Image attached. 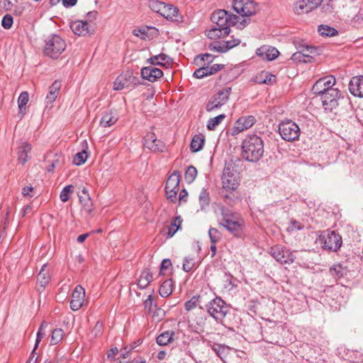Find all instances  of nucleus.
<instances>
[{"label": "nucleus", "mask_w": 363, "mask_h": 363, "mask_svg": "<svg viewBox=\"0 0 363 363\" xmlns=\"http://www.w3.org/2000/svg\"><path fill=\"white\" fill-rule=\"evenodd\" d=\"M138 32V37L145 40H151L159 35L158 29L153 26L141 27Z\"/></svg>", "instance_id": "28"}, {"label": "nucleus", "mask_w": 363, "mask_h": 363, "mask_svg": "<svg viewBox=\"0 0 363 363\" xmlns=\"http://www.w3.org/2000/svg\"><path fill=\"white\" fill-rule=\"evenodd\" d=\"M321 95L323 106L325 110L333 111L338 106V99L341 96L340 91L337 89H329Z\"/></svg>", "instance_id": "14"}, {"label": "nucleus", "mask_w": 363, "mask_h": 363, "mask_svg": "<svg viewBox=\"0 0 363 363\" xmlns=\"http://www.w3.org/2000/svg\"><path fill=\"white\" fill-rule=\"evenodd\" d=\"M256 122L253 116H243L240 117L234 123L231 129V135L235 136L239 133L250 128Z\"/></svg>", "instance_id": "16"}, {"label": "nucleus", "mask_w": 363, "mask_h": 363, "mask_svg": "<svg viewBox=\"0 0 363 363\" xmlns=\"http://www.w3.org/2000/svg\"><path fill=\"white\" fill-rule=\"evenodd\" d=\"M29 96L28 92L23 91L22 92L18 99V104L19 108V113L21 114V118H22L24 115V111L26 109L25 106L28 102Z\"/></svg>", "instance_id": "40"}, {"label": "nucleus", "mask_w": 363, "mask_h": 363, "mask_svg": "<svg viewBox=\"0 0 363 363\" xmlns=\"http://www.w3.org/2000/svg\"><path fill=\"white\" fill-rule=\"evenodd\" d=\"M319 240L324 250L336 252L342 246V237L334 230H324L319 237Z\"/></svg>", "instance_id": "5"}, {"label": "nucleus", "mask_w": 363, "mask_h": 363, "mask_svg": "<svg viewBox=\"0 0 363 363\" xmlns=\"http://www.w3.org/2000/svg\"><path fill=\"white\" fill-rule=\"evenodd\" d=\"M174 335V332L173 331H164L157 337L156 342L160 346L167 345L173 340Z\"/></svg>", "instance_id": "34"}, {"label": "nucleus", "mask_w": 363, "mask_h": 363, "mask_svg": "<svg viewBox=\"0 0 363 363\" xmlns=\"http://www.w3.org/2000/svg\"><path fill=\"white\" fill-rule=\"evenodd\" d=\"M160 15L167 19L177 22L180 21L182 19L178 9L171 4H165Z\"/></svg>", "instance_id": "27"}, {"label": "nucleus", "mask_w": 363, "mask_h": 363, "mask_svg": "<svg viewBox=\"0 0 363 363\" xmlns=\"http://www.w3.org/2000/svg\"><path fill=\"white\" fill-rule=\"evenodd\" d=\"M323 0H299L294 6V11L297 15L308 13L321 5Z\"/></svg>", "instance_id": "15"}, {"label": "nucleus", "mask_w": 363, "mask_h": 363, "mask_svg": "<svg viewBox=\"0 0 363 363\" xmlns=\"http://www.w3.org/2000/svg\"><path fill=\"white\" fill-rule=\"evenodd\" d=\"M144 147L154 152H163L166 146L163 142L157 139L154 133L148 132L144 137Z\"/></svg>", "instance_id": "17"}, {"label": "nucleus", "mask_w": 363, "mask_h": 363, "mask_svg": "<svg viewBox=\"0 0 363 363\" xmlns=\"http://www.w3.org/2000/svg\"><path fill=\"white\" fill-rule=\"evenodd\" d=\"M221 217L219 224L230 233L237 238H241L243 235L245 225L244 220L240 216L225 208H222Z\"/></svg>", "instance_id": "2"}, {"label": "nucleus", "mask_w": 363, "mask_h": 363, "mask_svg": "<svg viewBox=\"0 0 363 363\" xmlns=\"http://www.w3.org/2000/svg\"><path fill=\"white\" fill-rule=\"evenodd\" d=\"M147 62L153 65H170L171 59L166 54L161 53L147 59Z\"/></svg>", "instance_id": "32"}, {"label": "nucleus", "mask_w": 363, "mask_h": 363, "mask_svg": "<svg viewBox=\"0 0 363 363\" xmlns=\"http://www.w3.org/2000/svg\"><path fill=\"white\" fill-rule=\"evenodd\" d=\"M85 290L81 286L78 285L75 287L72 292V299L70 301V308L72 311H78L80 309L84 302Z\"/></svg>", "instance_id": "19"}, {"label": "nucleus", "mask_w": 363, "mask_h": 363, "mask_svg": "<svg viewBox=\"0 0 363 363\" xmlns=\"http://www.w3.org/2000/svg\"><path fill=\"white\" fill-rule=\"evenodd\" d=\"M303 228V224H301V223H299L296 220H293L291 222L290 225L288 228V230L293 231L295 230H301Z\"/></svg>", "instance_id": "61"}, {"label": "nucleus", "mask_w": 363, "mask_h": 363, "mask_svg": "<svg viewBox=\"0 0 363 363\" xmlns=\"http://www.w3.org/2000/svg\"><path fill=\"white\" fill-rule=\"evenodd\" d=\"M240 43V39H233L232 40L223 41V43L215 42L210 45V49L212 51L225 52L230 49L238 45Z\"/></svg>", "instance_id": "23"}, {"label": "nucleus", "mask_w": 363, "mask_h": 363, "mask_svg": "<svg viewBox=\"0 0 363 363\" xmlns=\"http://www.w3.org/2000/svg\"><path fill=\"white\" fill-rule=\"evenodd\" d=\"M145 308L150 311L153 306V297L152 294H149L147 298L144 301Z\"/></svg>", "instance_id": "60"}, {"label": "nucleus", "mask_w": 363, "mask_h": 363, "mask_svg": "<svg viewBox=\"0 0 363 363\" xmlns=\"http://www.w3.org/2000/svg\"><path fill=\"white\" fill-rule=\"evenodd\" d=\"M233 8L243 17L255 15L258 11L257 4L252 0H233Z\"/></svg>", "instance_id": "11"}, {"label": "nucleus", "mask_w": 363, "mask_h": 363, "mask_svg": "<svg viewBox=\"0 0 363 363\" xmlns=\"http://www.w3.org/2000/svg\"><path fill=\"white\" fill-rule=\"evenodd\" d=\"M194 266V263L192 259H188V258L184 259V263H183V269L185 272H190L193 269Z\"/></svg>", "instance_id": "59"}, {"label": "nucleus", "mask_w": 363, "mask_h": 363, "mask_svg": "<svg viewBox=\"0 0 363 363\" xmlns=\"http://www.w3.org/2000/svg\"><path fill=\"white\" fill-rule=\"evenodd\" d=\"M31 150L30 145L28 143H23L18 150V159H26L29 157L28 153Z\"/></svg>", "instance_id": "50"}, {"label": "nucleus", "mask_w": 363, "mask_h": 363, "mask_svg": "<svg viewBox=\"0 0 363 363\" xmlns=\"http://www.w3.org/2000/svg\"><path fill=\"white\" fill-rule=\"evenodd\" d=\"M138 91L142 92L141 96L145 99H152L155 94V90L150 84L145 85L143 83L138 82Z\"/></svg>", "instance_id": "33"}, {"label": "nucleus", "mask_w": 363, "mask_h": 363, "mask_svg": "<svg viewBox=\"0 0 363 363\" xmlns=\"http://www.w3.org/2000/svg\"><path fill=\"white\" fill-rule=\"evenodd\" d=\"M79 198L84 211L91 213L94 210V205L91 197H83V196L79 194Z\"/></svg>", "instance_id": "42"}, {"label": "nucleus", "mask_w": 363, "mask_h": 363, "mask_svg": "<svg viewBox=\"0 0 363 363\" xmlns=\"http://www.w3.org/2000/svg\"><path fill=\"white\" fill-rule=\"evenodd\" d=\"M46 264H43L38 275V284H40V286L42 288H45V286L49 283L50 280V277L49 275V273L45 271Z\"/></svg>", "instance_id": "38"}, {"label": "nucleus", "mask_w": 363, "mask_h": 363, "mask_svg": "<svg viewBox=\"0 0 363 363\" xmlns=\"http://www.w3.org/2000/svg\"><path fill=\"white\" fill-rule=\"evenodd\" d=\"M48 326V323L45 321H43L41 323V325L40 326V328L38 330V332L37 333V337L35 340V349L38 347L39 342H40L41 339L45 336V333L43 332L44 328H45Z\"/></svg>", "instance_id": "53"}, {"label": "nucleus", "mask_w": 363, "mask_h": 363, "mask_svg": "<svg viewBox=\"0 0 363 363\" xmlns=\"http://www.w3.org/2000/svg\"><path fill=\"white\" fill-rule=\"evenodd\" d=\"M270 255L281 264H291L295 260V255L289 250L281 245H277L270 248Z\"/></svg>", "instance_id": "12"}, {"label": "nucleus", "mask_w": 363, "mask_h": 363, "mask_svg": "<svg viewBox=\"0 0 363 363\" xmlns=\"http://www.w3.org/2000/svg\"><path fill=\"white\" fill-rule=\"evenodd\" d=\"M135 79V77L133 76V72L127 71L116 79L113 82V89L118 91L128 88L134 84Z\"/></svg>", "instance_id": "18"}, {"label": "nucleus", "mask_w": 363, "mask_h": 363, "mask_svg": "<svg viewBox=\"0 0 363 363\" xmlns=\"http://www.w3.org/2000/svg\"><path fill=\"white\" fill-rule=\"evenodd\" d=\"M165 3L157 0H151L149 1V6L152 11L161 13Z\"/></svg>", "instance_id": "49"}, {"label": "nucleus", "mask_w": 363, "mask_h": 363, "mask_svg": "<svg viewBox=\"0 0 363 363\" xmlns=\"http://www.w3.org/2000/svg\"><path fill=\"white\" fill-rule=\"evenodd\" d=\"M335 78L333 76H328L318 79L313 86L315 94H321L329 89H333L335 84Z\"/></svg>", "instance_id": "20"}, {"label": "nucleus", "mask_w": 363, "mask_h": 363, "mask_svg": "<svg viewBox=\"0 0 363 363\" xmlns=\"http://www.w3.org/2000/svg\"><path fill=\"white\" fill-rule=\"evenodd\" d=\"M187 196H188V193H187V191H186V189H183L180 191V193H179V203L186 201Z\"/></svg>", "instance_id": "64"}, {"label": "nucleus", "mask_w": 363, "mask_h": 363, "mask_svg": "<svg viewBox=\"0 0 363 363\" xmlns=\"http://www.w3.org/2000/svg\"><path fill=\"white\" fill-rule=\"evenodd\" d=\"M349 89L353 96L363 97V76L352 77L350 82Z\"/></svg>", "instance_id": "25"}, {"label": "nucleus", "mask_w": 363, "mask_h": 363, "mask_svg": "<svg viewBox=\"0 0 363 363\" xmlns=\"http://www.w3.org/2000/svg\"><path fill=\"white\" fill-rule=\"evenodd\" d=\"M225 114H220L214 118H210L207 123V128L209 130H215V128L225 118Z\"/></svg>", "instance_id": "43"}, {"label": "nucleus", "mask_w": 363, "mask_h": 363, "mask_svg": "<svg viewBox=\"0 0 363 363\" xmlns=\"http://www.w3.org/2000/svg\"><path fill=\"white\" fill-rule=\"evenodd\" d=\"M259 77L261 78L259 80V82L264 83V84L272 83L274 80V78H275V77L274 75L270 74L267 72H262L260 74Z\"/></svg>", "instance_id": "55"}, {"label": "nucleus", "mask_w": 363, "mask_h": 363, "mask_svg": "<svg viewBox=\"0 0 363 363\" xmlns=\"http://www.w3.org/2000/svg\"><path fill=\"white\" fill-rule=\"evenodd\" d=\"M298 49L304 58L308 60V62H311L313 55L316 53V49L314 47L308 46L307 45H300Z\"/></svg>", "instance_id": "37"}, {"label": "nucleus", "mask_w": 363, "mask_h": 363, "mask_svg": "<svg viewBox=\"0 0 363 363\" xmlns=\"http://www.w3.org/2000/svg\"><path fill=\"white\" fill-rule=\"evenodd\" d=\"M182 218L181 216H176L173 221L172 222L171 225L168 228V235L169 237H172L177 231L180 228L182 225Z\"/></svg>", "instance_id": "41"}, {"label": "nucleus", "mask_w": 363, "mask_h": 363, "mask_svg": "<svg viewBox=\"0 0 363 363\" xmlns=\"http://www.w3.org/2000/svg\"><path fill=\"white\" fill-rule=\"evenodd\" d=\"M179 173L174 171L167 179L165 185V192L168 199L172 202L177 200V193L179 190Z\"/></svg>", "instance_id": "13"}, {"label": "nucleus", "mask_w": 363, "mask_h": 363, "mask_svg": "<svg viewBox=\"0 0 363 363\" xmlns=\"http://www.w3.org/2000/svg\"><path fill=\"white\" fill-rule=\"evenodd\" d=\"M33 186H25L22 189V194L24 196H28V197H32L33 196V194H30V192L33 191Z\"/></svg>", "instance_id": "62"}, {"label": "nucleus", "mask_w": 363, "mask_h": 363, "mask_svg": "<svg viewBox=\"0 0 363 363\" xmlns=\"http://www.w3.org/2000/svg\"><path fill=\"white\" fill-rule=\"evenodd\" d=\"M223 65L214 64L211 66L201 67L194 72V77L197 79H202L211 74H213L221 69Z\"/></svg>", "instance_id": "26"}, {"label": "nucleus", "mask_w": 363, "mask_h": 363, "mask_svg": "<svg viewBox=\"0 0 363 363\" xmlns=\"http://www.w3.org/2000/svg\"><path fill=\"white\" fill-rule=\"evenodd\" d=\"M74 186L67 185L65 186L60 192V198L62 202H66L69 199V195L73 192Z\"/></svg>", "instance_id": "48"}, {"label": "nucleus", "mask_w": 363, "mask_h": 363, "mask_svg": "<svg viewBox=\"0 0 363 363\" xmlns=\"http://www.w3.org/2000/svg\"><path fill=\"white\" fill-rule=\"evenodd\" d=\"M204 142H205V140H204V137L201 135H196L193 137L192 140H191V144H190V147H191V150L192 152H198L199 151L203 144H204Z\"/></svg>", "instance_id": "39"}, {"label": "nucleus", "mask_w": 363, "mask_h": 363, "mask_svg": "<svg viewBox=\"0 0 363 363\" xmlns=\"http://www.w3.org/2000/svg\"><path fill=\"white\" fill-rule=\"evenodd\" d=\"M61 88V82L55 81L49 87V92L45 98L46 106L52 105V103L57 99L60 89Z\"/></svg>", "instance_id": "29"}, {"label": "nucleus", "mask_w": 363, "mask_h": 363, "mask_svg": "<svg viewBox=\"0 0 363 363\" xmlns=\"http://www.w3.org/2000/svg\"><path fill=\"white\" fill-rule=\"evenodd\" d=\"M259 303L255 301H250L246 303V306L250 313H253L255 315L257 314V310L258 308Z\"/></svg>", "instance_id": "58"}, {"label": "nucleus", "mask_w": 363, "mask_h": 363, "mask_svg": "<svg viewBox=\"0 0 363 363\" xmlns=\"http://www.w3.org/2000/svg\"><path fill=\"white\" fill-rule=\"evenodd\" d=\"M206 307L209 315L217 321L222 320L228 312V305L220 297L211 300Z\"/></svg>", "instance_id": "7"}, {"label": "nucleus", "mask_w": 363, "mask_h": 363, "mask_svg": "<svg viewBox=\"0 0 363 363\" xmlns=\"http://www.w3.org/2000/svg\"><path fill=\"white\" fill-rule=\"evenodd\" d=\"M118 119V116L115 111H105L100 120L99 125L101 128H108L115 124Z\"/></svg>", "instance_id": "30"}, {"label": "nucleus", "mask_w": 363, "mask_h": 363, "mask_svg": "<svg viewBox=\"0 0 363 363\" xmlns=\"http://www.w3.org/2000/svg\"><path fill=\"white\" fill-rule=\"evenodd\" d=\"M140 74L143 79L153 83L163 76V72L159 68L147 66L141 69Z\"/></svg>", "instance_id": "22"}, {"label": "nucleus", "mask_w": 363, "mask_h": 363, "mask_svg": "<svg viewBox=\"0 0 363 363\" xmlns=\"http://www.w3.org/2000/svg\"><path fill=\"white\" fill-rule=\"evenodd\" d=\"M212 350L225 363H240L241 357L238 354V352L228 346L214 344Z\"/></svg>", "instance_id": "8"}, {"label": "nucleus", "mask_w": 363, "mask_h": 363, "mask_svg": "<svg viewBox=\"0 0 363 363\" xmlns=\"http://www.w3.org/2000/svg\"><path fill=\"white\" fill-rule=\"evenodd\" d=\"M208 235L211 243H216L221 238L220 233L215 228H211L208 230Z\"/></svg>", "instance_id": "52"}, {"label": "nucleus", "mask_w": 363, "mask_h": 363, "mask_svg": "<svg viewBox=\"0 0 363 363\" xmlns=\"http://www.w3.org/2000/svg\"><path fill=\"white\" fill-rule=\"evenodd\" d=\"M63 335L64 331L62 329L56 328L53 330L51 335L50 344L53 345L58 344L62 340Z\"/></svg>", "instance_id": "44"}, {"label": "nucleus", "mask_w": 363, "mask_h": 363, "mask_svg": "<svg viewBox=\"0 0 363 363\" xmlns=\"http://www.w3.org/2000/svg\"><path fill=\"white\" fill-rule=\"evenodd\" d=\"M173 291V281L172 279L165 280L160 287L159 294L162 297L169 296Z\"/></svg>", "instance_id": "36"}, {"label": "nucleus", "mask_w": 363, "mask_h": 363, "mask_svg": "<svg viewBox=\"0 0 363 363\" xmlns=\"http://www.w3.org/2000/svg\"><path fill=\"white\" fill-rule=\"evenodd\" d=\"M256 54L261 57L262 60L271 61L278 57L279 52L274 47L263 45L257 49Z\"/></svg>", "instance_id": "24"}, {"label": "nucleus", "mask_w": 363, "mask_h": 363, "mask_svg": "<svg viewBox=\"0 0 363 363\" xmlns=\"http://www.w3.org/2000/svg\"><path fill=\"white\" fill-rule=\"evenodd\" d=\"M279 132L281 138L286 141L297 140L300 135V128L291 120L282 121L279 125Z\"/></svg>", "instance_id": "9"}, {"label": "nucleus", "mask_w": 363, "mask_h": 363, "mask_svg": "<svg viewBox=\"0 0 363 363\" xmlns=\"http://www.w3.org/2000/svg\"><path fill=\"white\" fill-rule=\"evenodd\" d=\"M211 19L213 23L223 28L236 26L238 28L242 29L248 23L246 19L239 21V17L223 9L215 11L212 13Z\"/></svg>", "instance_id": "3"}, {"label": "nucleus", "mask_w": 363, "mask_h": 363, "mask_svg": "<svg viewBox=\"0 0 363 363\" xmlns=\"http://www.w3.org/2000/svg\"><path fill=\"white\" fill-rule=\"evenodd\" d=\"M243 159H260L264 153L263 141L257 135H252L242 143Z\"/></svg>", "instance_id": "4"}, {"label": "nucleus", "mask_w": 363, "mask_h": 363, "mask_svg": "<svg viewBox=\"0 0 363 363\" xmlns=\"http://www.w3.org/2000/svg\"><path fill=\"white\" fill-rule=\"evenodd\" d=\"M199 296H193L189 301L185 303L184 307L187 311L195 308L199 303Z\"/></svg>", "instance_id": "54"}, {"label": "nucleus", "mask_w": 363, "mask_h": 363, "mask_svg": "<svg viewBox=\"0 0 363 363\" xmlns=\"http://www.w3.org/2000/svg\"><path fill=\"white\" fill-rule=\"evenodd\" d=\"M241 160H228L225 162L221 177L222 187L219 194L228 205L233 206L239 201L236 190L240 186V173L241 167L238 162Z\"/></svg>", "instance_id": "1"}, {"label": "nucleus", "mask_w": 363, "mask_h": 363, "mask_svg": "<svg viewBox=\"0 0 363 363\" xmlns=\"http://www.w3.org/2000/svg\"><path fill=\"white\" fill-rule=\"evenodd\" d=\"M70 28L77 35L86 36L94 33L93 27L84 21H75L70 23Z\"/></svg>", "instance_id": "21"}, {"label": "nucleus", "mask_w": 363, "mask_h": 363, "mask_svg": "<svg viewBox=\"0 0 363 363\" xmlns=\"http://www.w3.org/2000/svg\"><path fill=\"white\" fill-rule=\"evenodd\" d=\"M199 200L201 209H203L209 204L210 197L209 194L206 189H203L201 190L199 194Z\"/></svg>", "instance_id": "46"}, {"label": "nucleus", "mask_w": 363, "mask_h": 363, "mask_svg": "<svg viewBox=\"0 0 363 363\" xmlns=\"http://www.w3.org/2000/svg\"><path fill=\"white\" fill-rule=\"evenodd\" d=\"M318 32L320 35L325 36H335L337 34V31L334 28L325 25L320 26Z\"/></svg>", "instance_id": "45"}, {"label": "nucleus", "mask_w": 363, "mask_h": 363, "mask_svg": "<svg viewBox=\"0 0 363 363\" xmlns=\"http://www.w3.org/2000/svg\"><path fill=\"white\" fill-rule=\"evenodd\" d=\"M196 174H197L196 169L193 166L189 167L187 168V169L186 170L185 174H184L186 181L189 183L192 182L194 180V179L196 178Z\"/></svg>", "instance_id": "51"}, {"label": "nucleus", "mask_w": 363, "mask_h": 363, "mask_svg": "<svg viewBox=\"0 0 363 363\" xmlns=\"http://www.w3.org/2000/svg\"><path fill=\"white\" fill-rule=\"evenodd\" d=\"M13 17L9 14H6L2 19L1 25L4 28L9 29L13 25Z\"/></svg>", "instance_id": "56"}, {"label": "nucleus", "mask_w": 363, "mask_h": 363, "mask_svg": "<svg viewBox=\"0 0 363 363\" xmlns=\"http://www.w3.org/2000/svg\"><path fill=\"white\" fill-rule=\"evenodd\" d=\"M152 280V275L147 269L141 272L140 279H138V287L145 289Z\"/></svg>", "instance_id": "35"}, {"label": "nucleus", "mask_w": 363, "mask_h": 363, "mask_svg": "<svg viewBox=\"0 0 363 363\" xmlns=\"http://www.w3.org/2000/svg\"><path fill=\"white\" fill-rule=\"evenodd\" d=\"M231 93L230 87H225L215 94L206 105V111L211 112L217 109L228 101Z\"/></svg>", "instance_id": "10"}, {"label": "nucleus", "mask_w": 363, "mask_h": 363, "mask_svg": "<svg viewBox=\"0 0 363 363\" xmlns=\"http://www.w3.org/2000/svg\"><path fill=\"white\" fill-rule=\"evenodd\" d=\"M66 43L59 35H53L46 41L44 53L52 57L57 58L65 51Z\"/></svg>", "instance_id": "6"}, {"label": "nucleus", "mask_w": 363, "mask_h": 363, "mask_svg": "<svg viewBox=\"0 0 363 363\" xmlns=\"http://www.w3.org/2000/svg\"><path fill=\"white\" fill-rule=\"evenodd\" d=\"M172 266V262L169 259H164L162 260L161 263V271L167 269L169 267Z\"/></svg>", "instance_id": "63"}, {"label": "nucleus", "mask_w": 363, "mask_h": 363, "mask_svg": "<svg viewBox=\"0 0 363 363\" xmlns=\"http://www.w3.org/2000/svg\"><path fill=\"white\" fill-rule=\"evenodd\" d=\"M297 52H294L291 59L294 61V62H308V60L306 59L303 57V56L301 55V51L297 49Z\"/></svg>", "instance_id": "57"}, {"label": "nucleus", "mask_w": 363, "mask_h": 363, "mask_svg": "<svg viewBox=\"0 0 363 363\" xmlns=\"http://www.w3.org/2000/svg\"><path fill=\"white\" fill-rule=\"evenodd\" d=\"M330 273L335 279H339L344 275V269L340 264H335L330 268Z\"/></svg>", "instance_id": "47"}, {"label": "nucleus", "mask_w": 363, "mask_h": 363, "mask_svg": "<svg viewBox=\"0 0 363 363\" xmlns=\"http://www.w3.org/2000/svg\"><path fill=\"white\" fill-rule=\"evenodd\" d=\"M230 33V28L225 27L212 28L206 31V35L211 39H216L222 37H225Z\"/></svg>", "instance_id": "31"}]
</instances>
